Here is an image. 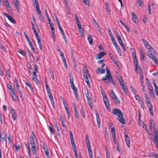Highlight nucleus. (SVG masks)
<instances>
[{"label": "nucleus", "instance_id": "nucleus-1", "mask_svg": "<svg viewBox=\"0 0 158 158\" xmlns=\"http://www.w3.org/2000/svg\"><path fill=\"white\" fill-rule=\"evenodd\" d=\"M112 113L113 114L117 116V119L122 124L124 125L125 124L123 113L120 110L118 109L114 108L112 110Z\"/></svg>", "mask_w": 158, "mask_h": 158}, {"label": "nucleus", "instance_id": "nucleus-2", "mask_svg": "<svg viewBox=\"0 0 158 158\" xmlns=\"http://www.w3.org/2000/svg\"><path fill=\"white\" fill-rule=\"evenodd\" d=\"M102 95L104 102L106 108L107 110L109 111H111V108L110 106L109 101L107 98L105 92L104 93H101Z\"/></svg>", "mask_w": 158, "mask_h": 158}, {"label": "nucleus", "instance_id": "nucleus-3", "mask_svg": "<svg viewBox=\"0 0 158 158\" xmlns=\"http://www.w3.org/2000/svg\"><path fill=\"white\" fill-rule=\"evenodd\" d=\"M46 89H47V91L49 98L50 99V101H51V103L53 107L54 108H55V105L54 102V101L53 100V97L52 95V94L50 91V89L49 87L46 88Z\"/></svg>", "mask_w": 158, "mask_h": 158}, {"label": "nucleus", "instance_id": "nucleus-4", "mask_svg": "<svg viewBox=\"0 0 158 158\" xmlns=\"http://www.w3.org/2000/svg\"><path fill=\"white\" fill-rule=\"evenodd\" d=\"M112 78V76H109L106 75L102 78V80L104 81L105 83L106 84H109L110 82V80L111 78Z\"/></svg>", "mask_w": 158, "mask_h": 158}, {"label": "nucleus", "instance_id": "nucleus-5", "mask_svg": "<svg viewBox=\"0 0 158 158\" xmlns=\"http://www.w3.org/2000/svg\"><path fill=\"white\" fill-rule=\"evenodd\" d=\"M43 143V148L44 150L45 154L48 158L49 157V152L48 150L47 146L45 145V142L43 141L42 142Z\"/></svg>", "mask_w": 158, "mask_h": 158}, {"label": "nucleus", "instance_id": "nucleus-6", "mask_svg": "<svg viewBox=\"0 0 158 158\" xmlns=\"http://www.w3.org/2000/svg\"><path fill=\"white\" fill-rule=\"evenodd\" d=\"M148 55L150 58H151L155 62L157 65L158 64V60L155 55L151 53H149Z\"/></svg>", "mask_w": 158, "mask_h": 158}, {"label": "nucleus", "instance_id": "nucleus-7", "mask_svg": "<svg viewBox=\"0 0 158 158\" xmlns=\"http://www.w3.org/2000/svg\"><path fill=\"white\" fill-rule=\"evenodd\" d=\"M24 35L25 37L26 38L28 43H29L32 50H33V51H35V49L34 48L33 46V45L31 42L30 40V39H29L28 37V36L27 35V34L25 32H24Z\"/></svg>", "mask_w": 158, "mask_h": 158}, {"label": "nucleus", "instance_id": "nucleus-8", "mask_svg": "<svg viewBox=\"0 0 158 158\" xmlns=\"http://www.w3.org/2000/svg\"><path fill=\"white\" fill-rule=\"evenodd\" d=\"M95 112L96 113L95 114L96 117L98 127V128H99L100 127L101 123L99 115L96 110H95Z\"/></svg>", "mask_w": 158, "mask_h": 158}, {"label": "nucleus", "instance_id": "nucleus-9", "mask_svg": "<svg viewBox=\"0 0 158 158\" xmlns=\"http://www.w3.org/2000/svg\"><path fill=\"white\" fill-rule=\"evenodd\" d=\"M75 19L76 23L78 29L80 30V29H81V23L79 20V18L76 15H75Z\"/></svg>", "mask_w": 158, "mask_h": 158}, {"label": "nucleus", "instance_id": "nucleus-10", "mask_svg": "<svg viewBox=\"0 0 158 158\" xmlns=\"http://www.w3.org/2000/svg\"><path fill=\"white\" fill-rule=\"evenodd\" d=\"M12 2L14 5L15 7L16 8L17 11H19V2L18 0H12Z\"/></svg>", "mask_w": 158, "mask_h": 158}, {"label": "nucleus", "instance_id": "nucleus-11", "mask_svg": "<svg viewBox=\"0 0 158 158\" xmlns=\"http://www.w3.org/2000/svg\"><path fill=\"white\" fill-rule=\"evenodd\" d=\"M35 0V6H36V11H37L38 14H40L41 12V10H40L39 7V5L38 3V0Z\"/></svg>", "mask_w": 158, "mask_h": 158}, {"label": "nucleus", "instance_id": "nucleus-12", "mask_svg": "<svg viewBox=\"0 0 158 158\" xmlns=\"http://www.w3.org/2000/svg\"><path fill=\"white\" fill-rule=\"evenodd\" d=\"M150 87L148 88V89L149 91V93L150 94V96L153 98L155 97L154 93V91L153 87L152 86H150Z\"/></svg>", "mask_w": 158, "mask_h": 158}, {"label": "nucleus", "instance_id": "nucleus-13", "mask_svg": "<svg viewBox=\"0 0 158 158\" xmlns=\"http://www.w3.org/2000/svg\"><path fill=\"white\" fill-rule=\"evenodd\" d=\"M149 125L150 129L152 130V128L155 127V123L153 120L151 119L149 121Z\"/></svg>", "mask_w": 158, "mask_h": 158}, {"label": "nucleus", "instance_id": "nucleus-14", "mask_svg": "<svg viewBox=\"0 0 158 158\" xmlns=\"http://www.w3.org/2000/svg\"><path fill=\"white\" fill-rule=\"evenodd\" d=\"M114 32L115 36L118 40L119 43L122 41H123L121 39V37L117 31L116 30H114Z\"/></svg>", "mask_w": 158, "mask_h": 158}, {"label": "nucleus", "instance_id": "nucleus-15", "mask_svg": "<svg viewBox=\"0 0 158 158\" xmlns=\"http://www.w3.org/2000/svg\"><path fill=\"white\" fill-rule=\"evenodd\" d=\"M106 54V53L102 52L98 53L96 56V59H97L102 58Z\"/></svg>", "mask_w": 158, "mask_h": 158}, {"label": "nucleus", "instance_id": "nucleus-16", "mask_svg": "<svg viewBox=\"0 0 158 158\" xmlns=\"http://www.w3.org/2000/svg\"><path fill=\"white\" fill-rule=\"evenodd\" d=\"M35 137V135L34 133L33 132V135H31L30 137V144L31 146H35V142L34 140V138Z\"/></svg>", "mask_w": 158, "mask_h": 158}, {"label": "nucleus", "instance_id": "nucleus-17", "mask_svg": "<svg viewBox=\"0 0 158 158\" xmlns=\"http://www.w3.org/2000/svg\"><path fill=\"white\" fill-rule=\"evenodd\" d=\"M27 54L28 55L31 60V62H33L34 61V56L33 55L31 54V52L28 49H27Z\"/></svg>", "mask_w": 158, "mask_h": 158}, {"label": "nucleus", "instance_id": "nucleus-18", "mask_svg": "<svg viewBox=\"0 0 158 158\" xmlns=\"http://www.w3.org/2000/svg\"><path fill=\"white\" fill-rule=\"evenodd\" d=\"M11 112L13 119L14 120H16V117H17L16 114L15 113V111L14 109H12L11 110Z\"/></svg>", "mask_w": 158, "mask_h": 158}, {"label": "nucleus", "instance_id": "nucleus-19", "mask_svg": "<svg viewBox=\"0 0 158 158\" xmlns=\"http://www.w3.org/2000/svg\"><path fill=\"white\" fill-rule=\"evenodd\" d=\"M83 78L85 80L88 79V77H90V76L88 73V71L86 70L84 72V74L83 75Z\"/></svg>", "mask_w": 158, "mask_h": 158}, {"label": "nucleus", "instance_id": "nucleus-20", "mask_svg": "<svg viewBox=\"0 0 158 158\" xmlns=\"http://www.w3.org/2000/svg\"><path fill=\"white\" fill-rule=\"evenodd\" d=\"M132 19L135 23H136V20L137 19V17L135 13L132 11L131 13Z\"/></svg>", "mask_w": 158, "mask_h": 158}, {"label": "nucleus", "instance_id": "nucleus-21", "mask_svg": "<svg viewBox=\"0 0 158 158\" xmlns=\"http://www.w3.org/2000/svg\"><path fill=\"white\" fill-rule=\"evenodd\" d=\"M36 38V39L37 40V42H38V45L39 46L40 49L41 50H42V45H41V43L40 39V38L39 36H38Z\"/></svg>", "mask_w": 158, "mask_h": 158}, {"label": "nucleus", "instance_id": "nucleus-22", "mask_svg": "<svg viewBox=\"0 0 158 158\" xmlns=\"http://www.w3.org/2000/svg\"><path fill=\"white\" fill-rule=\"evenodd\" d=\"M110 96L112 99L114 100V99L116 98L117 97L116 96L115 94L114 93L113 90H110Z\"/></svg>", "mask_w": 158, "mask_h": 158}, {"label": "nucleus", "instance_id": "nucleus-23", "mask_svg": "<svg viewBox=\"0 0 158 158\" xmlns=\"http://www.w3.org/2000/svg\"><path fill=\"white\" fill-rule=\"evenodd\" d=\"M97 72L98 73H99L100 74L104 73L105 72V69H102L101 68H98L97 69Z\"/></svg>", "mask_w": 158, "mask_h": 158}, {"label": "nucleus", "instance_id": "nucleus-24", "mask_svg": "<svg viewBox=\"0 0 158 158\" xmlns=\"http://www.w3.org/2000/svg\"><path fill=\"white\" fill-rule=\"evenodd\" d=\"M112 137H113V140L114 142V144H116L117 145H118V143H117L116 142V134H112Z\"/></svg>", "mask_w": 158, "mask_h": 158}, {"label": "nucleus", "instance_id": "nucleus-25", "mask_svg": "<svg viewBox=\"0 0 158 158\" xmlns=\"http://www.w3.org/2000/svg\"><path fill=\"white\" fill-rule=\"evenodd\" d=\"M60 119L62 126L65 128H66V126L64 124V121L62 115L60 116Z\"/></svg>", "mask_w": 158, "mask_h": 158}, {"label": "nucleus", "instance_id": "nucleus-26", "mask_svg": "<svg viewBox=\"0 0 158 158\" xmlns=\"http://www.w3.org/2000/svg\"><path fill=\"white\" fill-rule=\"evenodd\" d=\"M87 40H88L89 44H92L93 42V39L92 36L91 35H88Z\"/></svg>", "mask_w": 158, "mask_h": 158}, {"label": "nucleus", "instance_id": "nucleus-27", "mask_svg": "<svg viewBox=\"0 0 158 158\" xmlns=\"http://www.w3.org/2000/svg\"><path fill=\"white\" fill-rule=\"evenodd\" d=\"M71 88L74 91V94H77V89L76 87L75 86L74 84L73 85H71Z\"/></svg>", "mask_w": 158, "mask_h": 158}, {"label": "nucleus", "instance_id": "nucleus-28", "mask_svg": "<svg viewBox=\"0 0 158 158\" xmlns=\"http://www.w3.org/2000/svg\"><path fill=\"white\" fill-rule=\"evenodd\" d=\"M85 142L86 143V145H89L90 144L89 136L87 134L85 136Z\"/></svg>", "mask_w": 158, "mask_h": 158}, {"label": "nucleus", "instance_id": "nucleus-29", "mask_svg": "<svg viewBox=\"0 0 158 158\" xmlns=\"http://www.w3.org/2000/svg\"><path fill=\"white\" fill-rule=\"evenodd\" d=\"M25 83L27 86L29 87V88L32 91H33V88L32 87L29 81H28V82H27L25 81Z\"/></svg>", "mask_w": 158, "mask_h": 158}, {"label": "nucleus", "instance_id": "nucleus-30", "mask_svg": "<svg viewBox=\"0 0 158 158\" xmlns=\"http://www.w3.org/2000/svg\"><path fill=\"white\" fill-rule=\"evenodd\" d=\"M61 33L62 35V37H63V39L64 40V41H65V43L66 44H67L68 41H67V39L66 38L65 35L64 34V31L61 32Z\"/></svg>", "mask_w": 158, "mask_h": 158}, {"label": "nucleus", "instance_id": "nucleus-31", "mask_svg": "<svg viewBox=\"0 0 158 158\" xmlns=\"http://www.w3.org/2000/svg\"><path fill=\"white\" fill-rule=\"evenodd\" d=\"M125 140L126 141V143L127 145V146L128 148H130V138H128L127 139H125Z\"/></svg>", "mask_w": 158, "mask_h": 158}, {"label": "nucleus", "instance_id": "nucleus-32", "mask_svg": "<svg viewBox=\"0 0 158 158\" xmlns=\"http://www.w3.org/2000/svg\"><path fill=\"white\" fill-rule=\"evenodd\" d=\"M71 143L73 147V149H77L74 139H71Z\"/></svg>", "mask_w": 158, "mask_h": 158}, {"label": "nucleus", "instance_id": "nucleus-33", "mask_svg": "<svg viewBox=\"0 0 158 158\" xmlns=\"http://www.w3.org/2000/svg\"><path fill=\"white\" fill-rule=\"evenodd\" d=\"M74 111L75 112V116L77 118H79V117L78 115V111L77 110V108L76 106V105L75 104V106H74Z\"/></svg>", "mask_w": 158, "mask_h": 158}, {"label": "nucleus", "instance_id": "nucleus-34", "mask_svg": "<svg viewBox=\"0 0 158 158\" xmlns=\"http://www.w3.org/2000/svg\"><path fill=\"white\" fill-rule=\"evenodd\" d=\"M87 93L85 94L86 97L87 99V102L91 101V99L89 97V93L88 89L87 90Z\"/></svg>", "mask_w": 158, "mask_h": 158}, {"label": "nucleus", "instance_id": "nucleus-35", "mask_svg": "<svg viewBox=\"0 0 158 158\" xmlns=\"http://www.w3.org/2000/svg\"><path fill=\"white\" fill-rule=\"evenodd\" d=\"M120 85H121V88H122L123 90L125 92V94L127 93V90L125 88V86L124 83H123V84H120Z\"/></svg>", "mask_w": 158, "mask_h": 158}, {"label": "nucleus", "instance_id": "nucleus-36", "mask_svg": "<svg viewBox=\"0 0 158 158\" xmlns=\"http://www.w3.org/2000/svg\"><path fill=\"white\" fill-rule=\"evenodd\" d=\"M114 100V103L115 104H120V100L117 97Z\"/></svg>", "mask_w": 158, "mask_h": 158}, {"label": "nucleus", "instance_id": "nucleus-37", "mask_svg": "<svg viewBox=\"0 0 158 158\" xmlns=\"http://www.w3.org/2000/svg\"><path fill=\"white\" fill-rule=\"evenodd\" d=\"M32 152L34 155H35L36 154V147L35 146H31Z\"/></svg>", "mask_w": 158, "mask_h": 158}, {"label": "nucleus", "instance_id": "nucleus-38", "mask_svg": "<svg viewBox=\"0 0 158 158\" xmlns=\"http://www.w3.org/2000/svg\"><path fill=\"white\" fill-rule=\"evenodd\" d=\"M8 19L12 23L14 24H15L16 23V21L12 18L11 16H10Z\"/></svg>", "mask_w": 158, "mask_h": 158}, {"label": "nucleus", "instance_id": "nucleus-39", "mask_svg": "<svg viewBox=\"0 0 158 158\" xmlns=\"http://www.w3.org/2000/svg\"><path fill=\"white\" fill-rule=\"evenodd\" d=\"M133 60L134 66L138 65V62L136 58H133Z\"/></svg>", "mask_w": 158, "mask_h": 158}, {"label": "nucleus", "instance_id": "nucleus-40", "mask_svg": "<svg viewBox=\"0 0 158 158\" xmlns=\"http://www.w3.org/2000/svg\"><path fill=\"white\" fill-rule=\"evenodd\" d=\"M87 148L88 150L89 153L90 152H92V150L91 148L90 144L86 145Z\"/></svg>", "mask_w": 158, "mask_h": 158}, {"label": "nucleus", "instance_id": "nucleus-41", "mask_svg": "<svg viewBox=\"0 0 158 158\" xmlns=\"http://www.w3.org/2000/svg\"><path fill=\"white\" fill-rule=\"evenodd\" d=\"M11 95L13 100L15 101H17L18 99L16 95L15 94H11Z\"/></svg>", "mask_w": 158, "mask_h": 158}, {"label": "nucleus", "instance_id": "nucleus-42", "mask_svg": "<svg viewBox=\"0 0 158 158\" xmlns=\"http://www.w3.org/2000/svg\"><path fill=\"white\" fill-rule=\"evenodd\" d=\"M32 80L35 81L36 83L38 84H40V82L39 81V80L35 76H33L32 77Z\"/></svg>", "mask_w": 158, "mask_h": 158}, {"label": "nucleus", "instance_id": "nucleus-43", "mask_svg": "<svg viewBox=\"0 0 158 158\" xmlns=\"http://www.w3.org/2000/svg\"><path fill=\"white\" fill-rule=\"evenodd\" d=\"M106 152V157L107 158H110V153L109 152H108V150L106 148L105 149Z\"/></svg>", "mask_w": 158, "mask_h": 158}, {"label": "nucleus", "instance_id": "nucleus-44", "mask_svg": "<svg viewBox=\"0 0 158 158\" xmlns=\"http://www.w3.org/2000/svg\"><path fill=\"white\" fill-rule=\"evenodd\" d=\"M81 113L82 117L83 118L85 117V114L84 110L83 108H81Z\"/></svg>", "mask_w": 158, "mask_h": 158}, {"label": "nucleus", "instance_id": "nucleus-45", "mask_svg": "<svg viewBox=\"0 0 158 158\" xmlns=\"http://www.w3.org/2000/svg\"><path fill=\"white\" fill-rule=\"evenodd\" d=\"M115 47L117 50L118 52V53L120 55V56H121L122 55L121 52V51L120 50V48L119 47L118 45H117V46H116V47Z\"/></svg>", "mask_w": 158, "mask_h": 158}, {"label": "nucleus", "instance_id": "nucleus-46", "mask_svg": "<svg viewBox=\"0 0 158 158\" xmlns=\"http://www.w3.org/2000/svg\"><path fill=\"white\" fill-rule=\"evenodd\" d=\"M50 73L51 74V76L53 80H55L54 74H53V71L52 70H50Z\"/></svg>", "mask_w": 158, "mask_h": 158}, {"label": "nucleus", "instance_id": "nucleus-47", "mask_svg": "<svg viewBox=\"0 0 158 158\" xmlns=\"http://www.w3.org/2000/svg\"><path fill=\"white\" fill-rule=\"evenodd\" d=\"M73 151L74 152V155L75 156V158H78L77 149H73Z\"/></svg>", "mask_w": 158, "mask_h": 158}, {"label": "nucleus", "instance_id": "nucleus-48", "mask_svg": "<svg viewBox=\"0 0 158 158\" xmlns=\"http://www.w3.org/2000/svg\"><path fill=\"white\" fill-rule=\"evenodd\" d=\"M6 76L9 77H10V70H6Z\"/></svg>", "mask_w": 158, "mask_h": 158}, {"label": "nucleus", "instance_id": "nucleus-49", "mask_svg": "<svg viewBox=\"0 0 158 158\" xmlns=\"http://www.w3.org/2000/svg\"><path fill=\"white\" fill-rule=\"evenodd\" d=\"M31 23L32 25V29L33 30V32L35 31H36L35 24L32 22H31Z\"/></svg>", "mask_w": 158, "mask_h": 158}, {"label": "nucleus", "instance_id": "nucleus-50", "mask_svg": "<svg viewBox=\"0 0 158 158\" xmlns=\"http://www.w3.org/2000/svg\"><path fill=\"white\" fill-rule=\"evenodd\" d=\"M118 81L120 83V84H123L124 83L123 79L121 77H120L119 79H118Z\"/></svg>", "mask_w": 158, "mask_h": 158}, {"label": "nucleus", "instance_id": "nucleus-51", "mask_svg": "<svg viewBox=\"0 0 158 158\" xmlns=\"http://www.w3.org/2000/svg\"><path fill=\"white\" fill-rule=\"evenodd\" d=\"M17 90L18 92V93H19L20 97L22 99H23V98H22V97H23V92H22L20 90V89H17Z\"/></svg>", "mask_w": 158, "mask_h": 158}, {"label": "nucleus", "instance_id": "nucleus-52", "mask_svg": "<svg viewBox=\"0 0 158 158\" xmlns=\"http://www.w3.org/2000/svg\"><path fill=\"white\" fill-rule=\"evenodd\" d=\"M111 41L115 47H116V46H117L118 45L117 44L115 40L114 39V38H113L111 39Z\"/></svg>", "mask_w": 158, "mask_h": 158}, {"label": "nucleus", "instance_id": "nucleus-53", "mask_svg": "<svg viewBox=\"0 0 158 158\" xmlns=\"http://www.w3.org/2000/svg\"><path fill=\"white\" fill-rule=\"evenodd\" d=\"M27 149V152L29 155H30L31 153V151H30V147L29 145L28 146H27V147H26Z\"/></svg>", "mask_w": 158, "mask_h": 158}, {"label": "nucleus", "instance_id": "nucleus-54", "mask_svg": "<svg viewBox=\"0 0 158 158\" xmlns=\"http://www.w3.org/2000/svg\"><path fill=\"white\" fill-rule=\"evenodd\" d=\"M18 52L20 53L22 55L25 56V53L21 50H18Z\"/></svg>", "mask_w": 158, "mask_h": 158}, {"label": "nucleus", "instance_id": "nucleus-55", "mask_svg": "<svg viewBox=\"0 0 158 158\" xmlns=\"http://www.w3.org/2000/svg\"><path fill=\"white\" fill-rule=\"evenodd\" d=\"M142 40L143 41V42L144 43V46L145 47L147 45L149 44V43H148V42L146 40H144L143 39H142Z\"/></svg>", "mask_w": 158, "mask_h": 158}, {"label": "nucleus", "instance_id": "nucleus-56", "mask_svg": "<svg viewBox=\"0 0 158 158\" xmlns=\"http://www.w3.org/2000/svg\"><path fill=\"white\" fill-rule=\"evenodd\" d=\"M106 72H107V75H108L109 76H112L111 75L110 70H109V69L107 67H106Z\"/></svg>", "mask_w": 158, "mask_h": 158}, {"label": "nucleus", "instance_id": "nucleus-57", "mask_svg": "<svg viewBox=\"0 0 158 158\" xmlns=\"http://www.w3.org/2000/svg\"><path fill=\"white\" fill-rule=\"evenodd\" d=\"M71 52V56H72V59H73V61L74 62L75 58L73 55V50H72Z\"/></svg>", "mask_w": 158, "mask_h": 158}, {"label": "nucleus", "instance_id": "nucleus-58", "mask_svg": "<svg viewBox=\"0 0 158 158\" xmlns=\"http://www.w3.org/2000/svg\"><path fill=\"white\" fill-rule=\"evenodd\" d=\"M57 25V26H58V28L59 30L60 31V32H63L64 31L63 30L62 27H61V26L60 25V24H58V25Z\"/></svg>", "mask_w": 158, "mask_h": 158}, {"label": "nucleus", "instance_id": "nucleus-59", "mask_svg": "<svg viewBox=\"0 0 158 158\" xmlns=\"http://www.w3.org/2000/svg\"><path fill=\"white\" fill-rule=\"evenodd\" d=\"M63 62L64 66L65 68L67 69V68L68 66L67 65V64L66 62V59H64V60H63Z\"/></svg>", "mask_w": 158, "mask_h": 158}, {"label": "nucleus", "instance_id": "nucleus-60", "mask_svg": "<svg viewBox=\"0 0 158 158\" xmlns=\"http://www.w3.org/2000/svg\"><path fill=\"white\" fill-rule=\"evenodd\" d=\"M34 68L35 70V71L36 72H38V67L37 65L36 64H35L34 65Z\"/></svg>", "mask_w": 158, "mask_h": 158}, {"label": "nucleus", "instance_id": "nucleus-61", "mask_svg": "<svg viewBox=\"0 0 158 158\" xmlns=\"http://www.w3.org/2000/svg\"><path fill=\"white\" fill-rule=\"evenodd\" d=\"M141 85L142 87L143 92L144 93H145V91L144 89L145 86L143 82H142V83H141Z\"/></svg>", "mask_w": 158, "mask_h": 158}, {"label": "nucleus", "instance_id": "nucleus-62", "mask_svg": "<svg viewBox=\"0 0 158 158\" xmlns=\"http://www.w3.org/2000/svg\"><path fill=\"white\" fill-rule=\"evenodd\" d=\"M30 73H31L34 75L35 76V77H37V75L36 73H37L36 72V71H30Z\"/></svg>", "mask_w": 158, "mask_h": 158}, {"label": "nucleus", "instance_id": "nucleus-63", "mask_svg": "<svg viewBox=\"0 0 158 158\" xmlns=\"http://www.w3.org/2000/svg\"><path fill=\"white\" fill-rule=\"evenodd\" d=\"M140 52L141 54V59L142 58L143 59H144L145 57L144 56L143 52L142 50H141Z\"/></svg>", "mask_w": 158, "mask_h": 158}, {"label": "nucleus", "instance_id": "nucleus-64", "mask_svg": "<svg viewBox=\"0 0 158 158\" xmlns=\"http://www.w3.org/2000/svg\"><path fill=\"white\" fill-rule=\"evenodd\" d=\"M84 3L87 5L89 4V0H82Z\"/></svg>", "mask_w": 158, "mask_h": 158}]
</instances>
